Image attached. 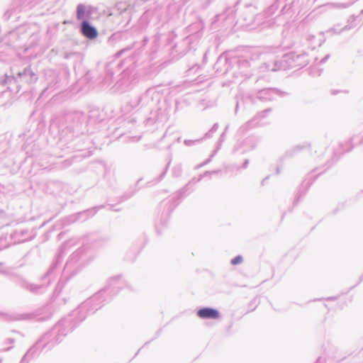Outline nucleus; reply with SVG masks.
Returning a JSON list of instances; mask_svg holds the SVG:
<instances>
[{
    "mask_svg": "<svg viewBox=\"0 0 363 363\" xmlns=\"http://www.w3.org/2000/svg\"><path fill=\"white\" fill-rule=\"evenodd\" d=\"M81 33L89 39H94L98 36L97 30L86 21H84L82 23Z\"/></svg>",
    "mask_w": 363,
    "mask_h": 363,
    "instance_id": "nucleus-1",
    "label": "nucleus"
},
{
    "mask_svg": "<svg viewBox=\"0 0 363 363\" xmlns=\"http://www.w3.org/2000/svg\"><path fill=\"white\" fill-rule=\"evenodd\" d=\"M197 315L199 318L203 319H217L220 316L217 310L211 308H203L199 310Z\"/></svg>",
    "mask_w": 363,
    "mask_h": 363,
    "instance_id": "nucleus-2",
    "label": "nucleus"
},
{
    "mask_svg": "<svg viewBox=\"0 0 363 363\" xmlns=\"http://www.w3.org/2000/svg\"><path fill=\"white\" fill-rule=\"evenodd\" d=\"M86 11V7L85 6L82 4H79L77 6V15L78 19H82L84 16Z\"/></svg>",
    "mask_w": 363,
    "mask_h": 363,
    "instance_id": "nucleus-3",
    "label": "nucleus"
},
{
    "mask_svg": "<svg viewBox=\"0 0 363 363\" xmlns=\"http://www.w3.org/2000/svg\"><path fill=\"white\" fill-rule=\"evenodd\" d=\"M242 262V257L241 255H238L234 259L231 260V264L233 265H236L240 264Z\"/></svg>",
    "mask_w": 363,
    "mask_h": 363,
    "instance_id": "nucleus-4",
    "label": "nucleus"
}]
</instances>
